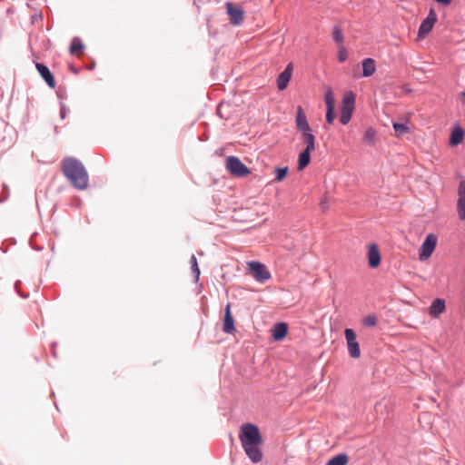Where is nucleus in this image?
<instances>
[{
  "mask_svg": "<svg viewBox=\"0 0 465 465\" xmlns=\"http://www.w3.org/2000/svg\"><path fill=\"white\" fill-rule=\"evenodd\" d=\"M362 324L366 327H373L377 324V318L373 314H370L363 318Z\"/></svg>",
  "mask_w": 465,
  "mask_h": 465,
  "instance_id": "29",
  "label": "nucleus"
},
{
  "mask_svg": "<svg viewBox=\"0 0 465 465\" xmlns=\"http://www.w3.org/2000/svg\"><path fill=\"white\" fill-rule=\"evenodd\" d=\"M463 136H464V131L460 127L455 128L451 132L450 138V143L451 145L460 144L463 140Z\"/></svg>",
  "mask_w": 465,
  "mask_h": 465,
  "instance_id": "19",
  "label": "nucleus"
},
{
  "mask_svg": "<svg viewBox=\"0 0 465 465\" xmlns=\"http://www.w3.org/2000/svg\"><path fill=\"white\" fill-rule=\"evenodd\" d=\"M225 165L226 169L237 177H244L250 173L249 168L236 156H228Z\"/></svg>",
  "mask_w": 465,
  "mask_h": 465,
  "instance_id": "4",
  "label": "nucleus"
},
{
  "mask_svg": "<svg viewBox=\"0 0 465 465\" xmlns=\"http://www.w3.org/2000/svg\"><path fill=\"white\" fill-rule=\"evenodd\" d=\"M437 244V236L433 233H430L426 236L424 242L421 244L419 252V258L420 261L427 260L432 254Z\"/></svg>",
  "mask_w": 465,
  "mask_h": 465,
  "instance_id": "7",
  "label": "nucleus"
},
{
  "mask_svg": "<svg viewBox=\"0 0 465 465\" xmlns=\"http://www.w3.org/2000/svg\"><path fill=\"white\" fill-rule=\"evenodd\" d=\"M376 71L375 61L372 58H366L362 61V77H370Z\"/></svg>",
  "mask_w": 465,
  "mask_h": 465,
  "instance_id": "16",
  "label": "nucleus"
},
{
  "mask_svg": "<svg viewBox=\"0 0 465 465\" xmlns=\"http://www.w3.org/2000/svg\"><path fill=\"white\" fill-rule=\"evenodd\" d=\"M347 462L348 456L342 453L332 457L326 465H346Z\"/></svg>",
  "mask_w": 465,
  "mask_h": 465,
  "instance_id": "22",
  "label": "nucleus"
},
{
  "mask_svg": "<svg viewBox=\"0 0 465 465\" xmlns=\"http://www.w3.org/2000/svg\"><path fill=\"white\" fill-rule=\"evenodd\" d=\"M324 100L326 107H334V98L331 89L324 94Z\"/></svg>",
  "mask_w": 465,
  "mask_h": 465,
  "instance_id": "30",
  "label": "nucleus"
},
{
  "mask_svg": "<svg viewBox=\"0 0 465 465\" xmlns=\"http://www.w3.org/2000/svg\"><path fill=\"white\" fill-rule=\"evenodd\" d=\"M376 132L373 128H369L365 131L363 135V141L368 144H371L374 142Z\"/></svg>",
  "mask_w": 465,
  "mask_h": 465,
  "instance_id": "27",
  "label": "nucleus"
},
{
  "mask_svg": "<svg viewBox=\"0 0 465 465\" xmlns=\"http://www.w3.org/2000/svg\"><path fill=\"white\" fill-rule=\"evenodd\" d=\"M392 126L396 133V135H398V136L403 135L404 134H406L409 131V127L404 124L393 123Z\"/></svg>",
  "mask_w": 465,
  "mask_h": 465,
  "instance_id": "26",
  "label": "nucleus"
},
{
  "mask_svg": "<svg viewBox=\"0 0 465 465\" xmlns=\"http://www.w3.org/2000/svg\"><path fill=\"white\" fill-rule=\"evenodd\" d=\"M445 310V301L442 299H436L430 307V314L433 317H438Z\"/></svg>",
  "mask_w": 465,
  "mask_h": 465,
  "instance_id": "18",
  "label": "nucleus"
},
{
  "mask_svg": "<svg viewBox=\"0 0 465 465\" xmlns=\"http://www.w3.org/2000/svg\"><path fill=\"white\" fill-rule=\"evenodd\" d=\"M321 205L323 210L328 207L327 202L325 200L322 201Z\"/></svg>",
  "mask_w": 465,
  "mask_h": 465,
  "instance_id": "35",
  "label": "nucleus"
},
{
  "mask_svg": "<svg viewBox=\"0 0 465 465\" xmlns=\"http://www.w3.org/2000/svg\"><path fill=\"white\" fill-rule=\"evenodd\" d=\"M302 138L306 143V148L304 150L312 152L315 149V137L312 134V131L302 134Z\"/></svg>",
  "mask_w": 465,
  "mask_h": 465,
  "instance_id": "21",
  "label": "nucleus"
},
{
  "mask_svg": "<svg viewBox=\"0 0 465 465\" xmlns=\"http://www.w3.org/2000/svg\"><path fill=\"white\" fill-rule=\"evenodd\" d=\"M248 267L257 282H263L271 278V273L266 266L259 262H249Z\"/></svg>",
  "mask_w": 465,
  "mask_h": 465,
  "instance_id": "6",
  "label": "nucleus"
},
{
  "mask_svg": "<svg viewBox=\"0 0 465 465\" xmlns=\"http://www.w3.org/2000/svg\"><path fill=\"white\" fill-rule=\"evenodd\" d=\"M295 123L298 130L302 133V134L312 131L302 106H298L297 108Z\"/></svg>",
  "mask_w": 465,
  "mask_h": 465,
  "instance_id": "11",
  "label": "nucleus"
},
{
  "mask_svg": "<svg viewBox=\"0 0 465 465\" xmlns=\"http://www.w3.org/2000/svg\"><path fill=\"white\" fill-rule=\"evenodd\" d=\"M292 64H289L285 69L277 77V87L279 90H284L292 77Z\"/></svg>",
  "mask_w": 465,
  "mask_h": 465,
  "instance_id": "12",
  "label": "nucleus"
},
{
  "mask_svg": "<svg viewBox=\"0 0 465 465\" xmlns=\"http://www.w3.org/2000/svg\"><path fill=\"white\" fill-rule=\"evenodd\" d=\"M354 104L355 94L351 91H349L344 94L341 102L340 114V122L341 124L346 125L351 121L354 110Z\"/></svg>",
  "mask_w": 465,
  "mask_h": 465,
  "instance_id": "3",
  "label": "nucleus"
},
{
  "mask_svg": "<svg viewBox=\"0 0 465 465\" xmlns=\"http://www.w3.org/2000/svg\"><path fill=\"white\" fill-rule=\"evenodd\" d=\"M36 69L42 78L45 81V83L50 86L51 88H54L55 86L54 78L49 70V68L45 65L44 64L36 63L35 64Z\"/></svg>",
  "mask_w": 465,
  "mask_h": 465,
  "instance_id": "13",
  "label": "nucleus"
},
{
  "mask_svg": "<svg viewBox=\"0 0 465 465\" xmlns=\"http://www.w3.org/2000/svg\"><path fill=\"white\" fill-rule=\"evenodd\" d=\"M239 438L248 458L253 463L260 462L262 459V453L259 447L262 443V436L258 427L252 423L242 424Z\"/></svg>",
  "mask_w": 465,
  "mask_h": 465,
  "instance_id": "1",
  "label": "nucleus"
},
{
  "mask_svg": "<svg viewBox=\"0 0 465 465\" xmlns=\"http://www.w3.org/2000/svg\"><path fill=\"white\" fill-rule=\"evenodd\" d=\"M335 119L334 107H327L326 111V122L332 124Z\"/></svg>",
  "mask_w": 465,
  "mask_h": 465,
  "instance_id": "31",
  "label": "nucleus"
},
{
  "mask_svg": "<svg viewBox=\"0 0 465 465\" xmlns=\"http://www.w3.org/2000/svg\"><path fill=\"white\" fill-rule=\"evenodd\" d=\"M349 355L353 359L361 357L360 344L356 339V333L352 329L347 328L344 331Z\"/></svg>",
  "mask_w": 465,
  "mask_h": 465,
  "instance_id": "5",
  "label": "nucleus"
},
{
  "mask_svg": "<svg viewBox=\"0 0 465 465\" xmlns=\"http://www.w3.org/2000/svg\"><path fill=\"white\" fill-rule=\"evenodd\" d=\"M311 153L312 152H310V151L303 150L299 154V159H298V169L299 170H303L306 166L309 165V163L311 162Z\"/></svg>",
  "mask_w": 465,
  "mask_h": 465,
  "instance_id": "20",
  "label": "nucleus"
},
{
  "mask_svg": "<svg viewBox=\"0 0 465 465\" xmlns=\"http://www.w3.org/2000/svg\"><path fill=\"white\" fill-rule=\"evenodd\" d=\"M332 36H333V40L334 42L341 45L342 43H343V35H342V32H341V29L340 28V26L338 25H335L332 29Z\"/></svg>",
  "mask_w": 465,
  "mask_h": 465,
  "instance_id": "25",
  "label": "nucleus"
},
{
  "mask_svg": "<svg viewBox=\"0 0 465 465\" xmlns=\"http://www.w3.org/2000/svg\"><path fill=\"white\" fill-rule=\"evenodd\" d=\"M348 58V53L345 47H341L338 54V59L341 63L346 61Z\"/></svg>",
  "mask_w": 465,
  "mask_h": 465,
  "instance_id": "32",
  "label": "nucleus"
},
{
  "mask_svg": "<svg viewBox=\"0 0 465 465\" xmlns=\"http://www.w3.org/2000/svg\"><path fill=\"white\" fill-rule=\"evenodd\" d=\"M67 114H68V109H67L66 105L64 103H61L60 104V113H59L60 118L64 119L66 117Z\"/></svg>",
  "mask_w": 465,
  "mask_h": 465,
  "instance_id": "33",
  "label": "nucleus"
},
{
  "mask_svg": "<svg viewBox=\"0 0 465 465\" xmlns=\"http://www.w3.org/2000/svg\"><path fill=\"white\" fill-rule=\"evenodd\" d=\"M457 212L460 220H465V181H461L458 187Z\"/></svg>",
  "mask_w": 465,
  "mask_h": 465,
  "instance_id": "10",
  "label": "nucleus"
},
{
  "mask_svg": "<svg viewBox=\"0 0 465 465\" xmlns=\"http://www.w3.org/2000/svg\"><path fill=\"white\" fill-rule=\"evenodd\" d=\"M288 331L287 324L284 322H280L275 324L273 330H272V337L275 341H281L282 340Z\"/></svg>",
  "mask_w": 465,
  "mask_h": 465,
  "instance_id": "17",
  "label": "nucleus"
},
{
  "mask_svg": "<svg viewBox=\"0 0 465 465\" xmlns=\"http://www.w3.org/2000/svg\"><path fill=\"white\" fill-rule=\"evenodd\" d=\"M84 49V44L82 43L79 37L73 38L70 45V52L71 54H75L77 51H81Z\"/></svg>",
  "mask_w": 465,
  "mask_h": 465,
  "instance_id": "24",
  "label": "nucleus"
},
{
  "mask_svg": "<svg viewBox=\"0 0 465 465\" xmlns=\"http://www.w3.org/2000/svg\"><path fill=\"white\" fill-rule=\"evenodd\" d=\"M190 262H191V268H192V272L194 277V281L198 282L199 278H200L201 272H200V269L198 266L197 259L194 254H193L191 256Z\"/></svg>",
  "mask_w": 465,
  "mask_h": 465,
  "instance_id": "23",
  "label": "nucleus"
},
{
  "mask_svg": "<svg viewBox=\"0 0 465 465\" xmlns=\"http://www.w3.org/2000/svg\"><path fill=\"white\" fill-rule=\"evenodd\" d=\"M223 331L225 333H232L235 331L234 327V320L231 313V305L228 303L225 307L224 312V322L223 326Z\"/></svg>",
  "mask_w": 465,
  "mask_h": 465,
  "instance_id": "14",
  "label": "nucleus"
},
{
  "mask_svg": "<svg viewBox=\"0 0 465 465\" xmlns=\"http://www.w3.org/2000/svg\"><path fill=\"white\" fill-rule=\"evenodd\" d=\"M437 21V15L430 10L425 19L422 20L418 30V37L423 39L433 28Z\"/></svg>",
  "mask_w": 465,
  "mask_h": 465,
  "instance_id": "8",
  "label": "nucleus"
},
{
  "mask_svg": "<svg viewBox=\"0 0 465 465\" xmlns=\"http://www.w3.org/2000/svg\"><path fill=\"white\" fill-rule=\"evenodd\" d=\"M227 14L230 17L231 24L239 25L242 24L244 16V12L240 6L234 5L232 3H226Z\"/></svg>",
  "mask_w": 465,
  "mask_h": 465,
  "instance_id": "9",
  "label": "nucleus"
},
{
  "mask_svg": "<svg viewBox=\"0 0 465 465\" xmlns=\"http://www.w3.org/2000/svg\"><path fill=\"white\" fill-rule=\"evenodd\" d=\"M436 2L442 4V5H449L451 0H435Z\"/></svg>",
  "mask_w": 465,
  "mask_h": 465,
  "instance_id": "34",
  "label": "nucleus"
},
{
  "mask_svg": "<svg viewBox=\"0 0 465 465\" xmlns=\"http://www.w3.org/2000/svg\"><path fill=\"white\" fill-rule=\"evenodd\" d=\"M62 171L72 186L77 190H85L89 176L84 164L74 157H66L62 162Z\"/></svg>",
  "mask_w": 465,
  "mask_h": 465,
  "instance_id": "2",
  "label": "nucleus"
},
{
  "mask_svg": "<svg viewBox=\"0 0 465 465\" xmlns=\"http://www.w3.org/2000/svg\"><path fill=\"white\" fill-rule=\"evenodd\" d=\"M368 262L371 268H376L381 263V254L378 247L375 244H371L368 251Z\"/></svg>",
  "mask_w": 465,
  "mask_h": 465,
  "instance_id": "15",
  "label": "nucleus"
},
{
  "mask_svg": "<svg viewBox=\"0 0 465 465\" xmlns=\"http://www.w3.org/2000/svg\"><path fill=\"white\" fill-rule=\"evenodd\" d=\"M276 175H275V181L282 182L288 173V167H279L275 170Z\"/></svg>",
  "mask_w": 465,
  "mask_h": 465,
  "instance_id": "28",
  "label": "nucleus"
}]
</instances>
